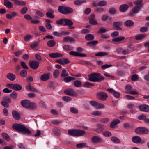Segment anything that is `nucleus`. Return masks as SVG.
Wrapping results in <instances>:
<instances>
[{"label": "nucleus", "mask_w": 149, "mask_h": 149, "mask_svg": "<svg viewBox=\"0 0 149 149\" xmlns=\"http://www.w3.org/2000/svg\"><path fill=\"white\" fill-rule=\"evenodd\" d=\"M124 25L126 27H130L134 25V22L131 20H127L124 22Z\"/></svg>", "instance_id": "obj_20"}, {"label": "nucleus", "mask_w": 149, "mask_h": 149, "mask_svg": "<svg viewBox=\"0 0 149 149\" xmlns=\"http://www.w3.org/2000/svg\"><path fill=\"white\" fill-rule=\"evenodd\" d=\"M10 96L13 99H16L17 98V94L16 92L14 91L10 94Z\"/></svg>", "instance_id": "obj_54"}, {"label": "nucleus", "mask_w": 149, "mask_h": 149, "mask_svg": "<svg viewBox=\"0 0 149 149\" xmlns=\"http://www.w3.org/2000/svg\"><path fill=\"white\" fill-rule=\"evenodd\" d=\"M86 0H77L74 2V4L76 5H80L82 3H86Z\"/></svg>", "instance_id": "obj_42"}, {"label": "nucleus", "mask_w": 149, "mask_h": 149, "mask_svg": "<svg viewBox=\"0 0 149 149\" xmlns=\"http://www.w3.org/2000/svg\"><path fill=\"white\" fill-rule=\"evenodd\" d=\"M56 44V42L54 40H51L48 41L47 43V45L50 47H52L55 46Z\"/></svg>", "instance_id": "obj_36"}, {"label": "nucleus", "mask_w": 149, "mask_h": 149, "mask_svg": "<svg viewBox=\"0 0 149 149\" xmlns=\"http://www.w3.org/2000/svg\"><path fill=\"white\" fill-rule=\"evenodd\" d=\"M109 12L111 14H114L116 13V10L114 8H111L109 9Z\"/></svg>", "instance_id": "obj_52"}, {"label": "nucleus", "mask_w": 149, "mask_h": 149, "mask_svg": "<svg viewBox=\"0 0 149 149\" xmlns=\"http://www.w3.org/2000/svg\"><path fill=\"white\" fill-rule=\"evenodd\" d=\"M120 51L122 54L124 55H126L128 54L130 52V50L128 49L126 50H124L122 49H120Z\"/></svg>", "instance_id": "obj_55"}, {"label": "nucleus", "mask_w": 149, "mask_h": 149, "mask_svg": "<svg viewBox=\"0 0 149 149\" xmlns=\"http://www.w3.org/2000/svg\"><path fill=\"white\" fill-rule=\"evenodd\" d=\"M125 38V37L123 36L118 37L112 39L113 42H119L124 40Z\"/></svg>", "instance_id": "obj_31"}, {"label": "nucleus", "mask_w": 149, "mask_h": 149, "mask_svg": "<svg viewBox=\"0 0 149 149\" xmlns=\"http://www.w3.org/2000/svg\"><path fill=\"white\" fill-rule=\"evenodd\" d=\"M20 63L21 66L23 69L26 70L28 69L29 68L24 62L21 61Z\"/></svg>", "instance_id": "obj_50"}, {"label": "nucleus", "mask_w": 149, "mask_h": 149, "mask_svg": "<svg viewBox=\"0 0 149 149\" xmlns=\"http://www.w3.org/2000/svg\"><path fill=\"white\" fill-rule=\"evenodd\" d=\"M107 91L109 93H112L114 96L116 98H118L120 97V94L112 88L107 89Z\"/></svg>", "instance_id": "obj_13"}, {"label": "nucleus", "mask_w": 149, "mask_h": 149, "mask_svg": "<svg viewBox=\"0 0 149 149\" xmlns=\"http://www.w3.org/2000/svg\"><path fill=\"white\" fill-rule=\"evenodd\" d=\"M58 11L60 13L63 14H67L73 12V9L69 7H65L60 6L58 7Z\"/></svg>", "instance_id": "obj_4"}, {"label": "nucleus", "mask_w": 149, "mask_h": 149, "mask_svg": "<svg viewBox=\"0 0 149 149\" xmlns=\"http://www.w3.org/2000/svg\"><path fill=\"white\" fill-rule=\"evenodd\" d=\"M104 9L102 8L96 7L94 9V11L97 13H101L104 11Z\"/></svg>", "instance_id": "obj_48"}, {"label": "nucleus", "mask_w": 149, "mask_h": 149, "mask_svg": "<svg viewBox=\"0 0 149 149\" xmlns=\"http://www.w3.org/2000/svg\"><path fill=\"white\" fill-rule=\"evenodd\" d=\"M96 127L97 128L94 130L97 133H100L103 131V126L101 124H97L96 125Z\"/></svg>", "instance_id": "obj_22"}, {"label": "nucleus", "mask_w": 149, "mask_h": 149, "mask_svg": "<svg viewBox=\"0 0 149 149\" xmlns=\"http://www.w3.org/2000/svg\"><path fill=\"white\" fill-rule=\"evenodd\" d=\"M109 121V119L107 118H103L100 120V122L102 123H107Z\"/></svg>", "instance_id": "obj_64"}, {"label": "nucleus", "mask_w": 149, "mask_h": 149, "mask_svg": "<svg viewBox=\"0 0 149 149\" xmlns=\"http://www.w3.org/2000/svg\"><path fill=\"white\" fill-rule=\"evenodd\" d=\"M52 132L54 134L58 136H59L61 135L60 130L56 127L54 128L53 129Z\"/></svg>", "instance_id": "obj_32"}, {"label": "nucleus", "mask_w": 149, "mask_h": 149, "mask_svg": "<svg viewBox=\"0 0 149 149\" xmlns=\"http://www.w3.org/2000/svg\"><path fill=\"white\" fill-rule=\"evenodd\" d=\"M135 132L138 134H148L149 132L148 130L143 127H138L135 129Z\"/></svg>", "instance_id": "obj_5"}, {"label": "nucleus", "mask_w": 149, "mask_h": 149, "mask_svg": "<svg viewBox=\"0 0 149 149\" xmlns=\"http://www.w3.org/2000/svg\"><path fill=\"white\" fill-rule=\"evenodd\" d=\"M12 113L13 118L15 120H19L20 119V114L18 111L15 110H13L12 111Z\"/></svg>", "instance_id": "obj_11"}, {"label": "nucleus", "mask_w": 149, "mask_h": 149, "mask_svg": "<svg viewBox=\"0 0 149 149\" xmlns=\"http://www.w3.org/2000/svg\"><path fill=\"white\" fill-rule=\"evenodd\" d=\"M91 140L93 143H101L103 142V140L101 137L97 136H93Z\"/></svg>", "instance_id": "obj_8"}, {"label": "nucleus", "mask_w": 149, "mask_h": 149, "mask_svg": "<svg viewBox=\"0 0 149 149\" xmlns=\"http://www.w3.org/2000/svg\"><path fill=\"white\" fill-rule=\"evenodd\" d=\"M50 74L49 73L44 74L41 75L40 77V79L42 81H45L49 79Z\"/></svg>", "instance_id": "obj_17"}, {"label": "nucleus", "mask_w": 149, "mask_h": 149, "mask_svg": "<svg viewBox=\"0 0 149 149\" xmlns=\"http://www.w3.org/2000/svg\"><path fill=\"white\" fill-rule=\"evenodd\" d=\"M39 44V42H34L31 44L30 46L31 48L35 49L38 46Z\"/></svg>", "instance_id": "obj_49"}, {"label": "nucleus", "mask_w": 149, "mask_h": 149, "mask_svg": "<svg viewBox=\"0 0 149 149\" xmlns=\"http://www.w3.org/2000/svg\"><path fill=\"white\" fill-rule=\"evenodd\" d=\"M63 41L66 42H70L71 43L72 42H74L75 40L73 38H72L71 37H64L63 39Z\"/></svg>", "instance_id": "obj_24"}, {"label": "nucleus", "mask_w": 149, "mask_h": 149, "mask_svg": "<svg viewBox=\"0 0 149 149\" xmlns=\"http://www.w3.org/2000/svg\"><path fill=\"white\" fill-rule=\"evenodd\" d=\"M103 135L106 137H109L112 135V134L110 132L106 131L103 132Z\"/></svg>", "instance_id": "obj_59"}, {"label": "nucleus", "mask_w": 149, "mask_h": 149, "mask_svg": "<svg viewBox=\"0 0 149 149\" xmlns=\"http://www.w3.org/2000/svg\"><path fill=\"white\" fill-rule=\"evenodd\" d=\"M73 84L74 86L77 87H80L82 86L81 82L79 80L74 81Z\"/></svg>", "instance_id": "obj_43"}, {"label": "nucleus", "mask_w": 149, "mask_h": 149, "mask_svg": "<svg viewBox=\"0 0 149 149\" xmlns=\"http://www.w3.org/2000/svg\"><path fill=\"white\" fill-rule=\"evenodd\" d=\"M26 88L30 91L36 92H38V91L37 89L31 86L30 83H29L28 85L26 86Z\"/></svg>", "instance_id": "obj_29"}, {"label": "nucleus", "mask_w": 149, "mask_h": 149, "mask_svg": "<svg viewBox=\"0 0 149 149\" xmlns=\"http://www.w3.org/2000/svg\"><path fill=\"white\" fill-rule=\"evenodd\" d=\"M111 139L113 142L116 143H119L121 142L120 140L116 137H111Z\"/></svg>", "instance_id": "obj_34"}, {"label": "nucleus", "mask_w": 149, "mask_h": 149, "mask_svg": "<svg viewBox=\"0 0 149 149\" xmlns=\"http://www.w3.org/2000/svg\"><path fill=\"white\" fill-rule=\"evenodd\" d=\"M30 102V101L28 100H24L21 101V104L23 107L26 108H28Z\"/></svg>", "instance_id": "obj_14"}, {"label": "nucleus", "mask_w": 149, "mask_h": 149, "mask_svg": "<svg viewBox=\"0 0 149 149\" xmlns=\"http://www.w3.org/2000/svg\"><path fill=\"white\" fill-rule=\"evenodd\" d=\"M147 35L144 34H138L135 37V39L137 40H141L144 39Z\"/></svg>", "instance_id": "obj_21"}, {"label": "nucleus", "mask_w": 149, "mask_h": 149, "mask_svg": "<svg viewBox=\"0 0 149 149\" xmlns=\"http://www.w3.org/2000/svg\"><path fill=\"white\" fill-rule=\"evenodd\" d=\"M8 102L5 101H2L1 102V104L4 107L8 108L9 106V103Z\"/></svg>", "instance_id": "obj_53"}, {"label": "nucleus", "mask_w": 149, "mask_h": 149, "mask_svg": "<svg viewBox=\"0 0 149 149\" xmlns=\"http://www.w3.org/2000/svg\"><path fill=\"white\" fill-rule=\"evenodd\" d=\"M98 43L97 41L94 40L88 42L86 43L87 45L90 47L95 46Z\"/></svg>", "instance_id": "obj_40"}, {"label": "nucleus", "mask_w": 149, "mask_h": 149, "mask_svg": "<svg viewBox=\"0 0 149 149\" xmlns=\"http://www.w3.org/2000/svg\"><path fill=\"white\" fill-rule=\"evenodd\" d=\"M143 2L142 0H136L133 2L134 4L136 6H142V7L143 6L142 3Z\"/></svg>", "instance_id": "obj_37"}, {"label": "nucleus", "mask_w": 149, "mask_h": 149, "mask_svg": "<svg viewBox=\"0 0 149 149\" xmlns=\"http://www.w3.org/2000/svg\"><path fill=\"white\" fill-rule=\"evenodd\" d=\"M85 38L87 40L90 41L94 39V36L92 34H88L85 35Z\"/></svg>", "instance_id": "obj_27"}, {"label": "nucleus", "mask_w": 149, "mask_h": 149, "mask_svg": "<svg viewBox=\"0 0 149 149\" xmlns=\"http://www.w3.org/2000/svg\"><path fill=\"white\" fill-rule=\"evenodd\" d=\"M65 18H62L59 20H57L56 21V24L58 25H64V23L65 22Z\"/></svg>", "instance_id": "obj_47"}, {"label": "nucleus", "mask_w": 149, "mask_h": 149, "mask_svg": "<svg viewBox=\"0 0 149 149\" xmlns=\"http://www.w3.org/2000/svg\"><path fill=\"white\" fill-rule=\"evenodd\" d=\"M3 138L7 141H10V139L9 135L6 133H2L1 134Z\"/></svg>", "instance_id": "obj_38"}, {"label": "nucleus", "mask_w": 149, "mask_h": 149, "mask_svg": "<svg viewBox=\"0 0 149 149\" xmlns=\"http://www.w3.org/2000/svg\"><path fill=\"white\" fill-rule=\"evenodd\" d=\"M64 93L67 95L71 96H75L76 95V92L72 88L65 89L64 91Z\"/></svg>", "instance_id": "obj_9"}, {"label": "nucleus", "mask_w": 149, "mask_h": 149, "mask_svg": "<svg viewBox=\"0 0 149 149\" xmlns=\"http://www.w3.org/2000/svg\"><path fill=\"white\" fill-rule=\"evenodd\" d=\"M63 55L58 53H52L49 54V56L51 58H55L63 56Z\"/></svg>", "instance_id": "obj_15"}, {"label": "nucleus", "mask_w": 149, "mask_h": 149, "mask_svg": "<svg viewBox=\"0 0 149 149\" xmlns=\"http://www.w3.org/2000/svg\"><path fill=\"white\" fill-rule=\"evenodd\" d=\"M139 79V77L137 74H135L132 75L131 77V79L132 81H134Z\"/></svg>", "instance_id": "obj_51"}, {"label": "nucleus", "mask_w": 149, "mask_h": 149, "mask_svg": "<svg viewBox=\"0 0 149 149\" xmlns=\"http://www.w3.org/2000/svg\"><path fill=\"white\" fill-rule=\"evenodd\" d=\"M4 5L8 8H11L13 7V4L12 2L8 0H5Z\"/></svg>", "instance_id": "obj_23"}, {"label": "nucleus", "mask_w": 149, "mask_h": 149, "mask_svg": "<svg viewBox=\"0 0 149 149\" xmlns=\"http://www.w3.org/2000/svg\"><path fill=\"white\" fill-rule=\"evenodd\" d=\"M68 74L67 73L66 70L64 69L62 70V73L61 74V76L62 77H64L68 76Z\"/></svg>", "instance_id": "obj_57"}, {"label": "nucleus", "mask_w": 149, "mask_h": 149, "mask_svg": "<svg viewBox=\"0 0 149 149\" xmlns=\"http://www.w3.org/2000/svg\"><path fill=\"white\" fill-rule=\"evenodd\" d=\"M65 23L64 24V26H72L73 25V23L72 21L70 19H65Z\"/></svg>", "instance_id": "obj_35"}, {"label": "nucleus", "mask_w": 149, "mask_h": 149, "mask_svg": "<svg viewBox=\"0 0 149 149\" xmlns=\"http://www.w3.org/2000/svg\"><path fill=\"white\" fill-rule=\"evenodd\" d=\"M12 128L14 130L24 134L29 135L31 133L29 128L21 124H14L12 125Z\"/></svg>", "instance_id": "obj_1"}, {"label": "nucleus", "mask_w": 149, "mask_h": 149, "mask_svg": "<svg viewBox=\"0 0 149 149\" xmlns=\"http://www.w3.org/2000/svg\"><path fill=\"white\" fill-rule=\"evenodd\" d=\"M20 74L23 77H26L27 75V72L25 70H22L20 72Z\"/></svg>", "instance_id": "obj_56"}, {"label": "nucleus", "mask_w": 149, "mask_h": 149, "mask_svg": "<svg viewBox=\"0 0 149 149\" xmlns=\"http://www.w3.org/2000/svg\"><path fill=\"white\" fill-rule=\"evenodd\" d=\"M29 64L31 68L34 70H36L39 66V62L36 61H30L29 62Z\"/></svg>", "instance_id": "obj_7"}, {"label": "nucleus", "mask_w": 149, "mask_h": 149, "mask_svg": "<svg viewBox=\"0 0 149 149\" xmlns=\"http://www.w3.org/2000/svg\"><path fill=\"white\" fill-rule=\"evenodd\" d=\"M76 79L74 77L68 76L67 77H64L63 78V80L66 82H69L75 80Z\"/></svg>", "instance_id": "obj_30"}, {"label": "nucleus", "mask_w": 149, "mask_h": 149, "mask_svg": "<svg viewBox=\"0 0 149 149\" xmlns=\"http://www.w3.org/2000/svg\"><path fill=\"white\" fill-rule=\"evenodd\" d=\"M54 13H52L49 12H47L46 13V15L47 17L49 18L53 19L54 18V16L53 14Z\"/></svg>", "instance_id": "obj_61"}, {"label": "nucleus", "mask_w": 149, "mask_h": 149, "mask_svg": "<svg viewBox=\"0 0 149 149\" xmlns=\"http://www.w3.org/2000/svg\"><path fill=\"white\" fill-rule=\"evenodd\" d=\"M113 25L114 27L117 30H122V29L120 27L123 25V22L121 21H116L114 22Z\"/></svg>", "instance_id": "obj_10"}, {"label": "nucleus", "mask_w": 149, "mask_h": 149, "mask_svg": "<svg viewBox=\"0 0 149 149\" xmlns=\"http://www.w3.org/2000/svg\"><path fill=\"white\" fill-rule=\"evenodd\" d=\"M108 97L107 94L103 92H100L97 93V97L100 100L104 101Z\"/></svg>", "instance_id": "obj_6"}, {"label": "nucleus", "mask_w": 149, "mask_h": 149, "mask_svg": "<svg viewBox=\"0 0 149 149\" xmlns=\"http://www.w3.org/2000/svg\"><path fill=\"white\" fill-rule=\"evenodd\" d=\"M56 62L62 65L67 64L70 63V61L66 58H64L63 59H60L57 60Z\"/></svg>", "instance_id": "obj_16"}, {"label": "nucleus", "mask_w": 149, "mask_h": 149, "mask_svg": "<svg viewBox=\"0 0 149 149\" xmlns=\"http://www.w3.org/2000/svg\"><path fill=\"white\" fill-rule=\"evenodd\" d=\"M142 8V6H135L132 9L133 13L136 14L138 13Z\"/></svg>", "instance_id": "obj_25"}, {"label": "nucleus", "mask_w": 149, "mask_h": 149, "mask_svg": "<svg viewBox=\"0 0 149 149\" xmlns=\"http://www.w3.org/2000/svg\"><path fill=\"white\" fill-rule=\"evenodd\" d=\"M89 23L93 25H95L98 24L97 22L95 19H89Z\"/></svg>", "instance_id": "obj_58"}, {"label": "nucleus", "mask_w": 149, "mask_h": 149, "mask_svg": "<svg viewBox=\"0 0 149 149\" xmlns=\"http://www.w3.org/2000/svg\"><path fill=\"white\" fill-rule=\"evenodd\" d=\"M108 54L106 52H100L95 54V55L97 56H102Z\"/></svg>", "instance_id": "obj_41"}, {"label": "nucleus", "mask_w": 149, "mask_h": 149, "mask_svg": "<svg viewBox=\"0 0 149 149\" xmlns=\"http://www.w3.org/2000/svg\"><path fill=\"white\" fill-rule=\"evenodd\" d=\"M129 6L127 4H123L120 6L119 7L120 10L121 12H125L127 10Z\"/></svg>", "instance_id": "obj_19"}, {"label": "nucleus", "mask_w": 149, "mask_h": 149, "mask_svg": "<svg viewBox=\"0 0 149 149\" xmlns=\"http://www.w3.org/2000/svg\"><path fill=\"white\" fill-rule=\"evenodd\" d=\"M17 3L16 4V5L21 6H24L26 5V3L24 1H20L18 0V1H17Z\"/></svg>", "instance_id": "obj_63"}, {"label": "nucleus", "mask_w": 149, "mask_h": 149, "mask_svg": "<svg viewBox=\"0 0 149 149\" xmlns=\"http://www.w3.org/2000/svg\"><path fill=\"white\" fill-rule=\"evenodd\" d=\"M37 105L33 103H31L30 102L29 107L28 109H34L36 108Z\"/></svg>", "instance_id": "obj_45"}, {"label": "nucleus", "mask_w": 149, "mask_h": 149, "mask_svg": "<svg viewBox=\"0 0 149 149\" xmlns=\"http://www.w3.org/2000/svg\"><path fill=\"white\" fill-rule=\"evenodd\" d=\"M120 122V120L116 119L114 120L111 123L110 125V127L111 128H114V126Z\"/></svg>", "instance_id": "obj_26"}, {"label": "nucleus", "mask_w": 149, "mask_h": 149, "mask_svg": "<svg viewBox=\"0 0 149 149\" xmlns=\"http://www.w3.org/2000/svg\"><path fill=\"white\" fill-rule=\"evenodd\" d=\"M68 133L69 135L72 136H81L85 135L86 132L79 129H70L68 130Z\"/></svg>", "instance_id": "obj_3"}, {"label": "nucleus", "mask_w": 149, "mask_h": 149, "mask_svg": "<svg viewBox=\"0 0 149 149\" xmlns=\"http://www.w3.org/2000/svg\"><path fill=\"white\" fill-rule=\"evenodd\" d=\"M132 140L133 143L136 144H138L140 143L141 141V138L138 136H133L132 138Z\"/></svg>", "instance_id": "obj_18"}, {"label": "nucleus", "mask_w": 149, "mask_h": 149, "mask_svg": "<svg viewBox=\"0 0 149 149\" xmlns=\"http://www.w3.org/2000/svg\"><path fill=\"white\" fill-rule=\"evenodd\" d=\"M139 109L141 111L146 112L149 111V106L146 104L140 105L139 106Z\"/></svg>", "instance_id": "obj_12"}, {"label": "nucleus", "mask_w": 149, "mask_h": 149, "mask_svg": "<svg viewBox=\"0 0 149 149\" xmlns=\"http://www.w3.org/2000/svg\"><path fill=\"white\" fill-rule=\"evenodd\" d=\"M70 111L72 113L76 114L78 113V110L76 108L72 107L70 108Z\"/></svg>", "instance_id": "obj_44"}, {"label": "nucleus", "mask_w": 149, "mask_h": 149, "mask_svg": "<svg viewBox=\"0 0 149 149\" xmlns=\"http://www.w3.org/2000/svg\"><path fill=\"white\" fill-rule=\"evenodd\" d=\"M94 84L88 82H85L83 84V86L85 88L89 87L90 86H93Z\"/></svg>", "instance_id": "obj_46"}, {"label": "nucleus", "mask_w": 149, "mask_h": 149, "mask_svg": "<svg viewBox=\"0 0 149 149\" xmlns=\"http://www.w3.org/2000/svg\"><path fill=\"white\" fill-rule=\"evenodd\" d=\"M6 77L8 79L11 81L14 80L16 78L15 75L11 73L8 74L6 75Z\"/></svg>", "instance_id": "obj_28"}, {"label": "nucleus", "mask_w": 149, "mask_h": 149, "mask_svg": "<svg viewBox=\"0 0 149 149\" xmlns=\"http://www.w3.org/2000/svg\"><path fill=\"white\" fill-rule=\"evenodd\" d=\"M22 86L19 84H14L13 89L16 91H19L22 89Z\"/></svg>", "instance_id": "obj_39"}, {"label": "nucleus", "mask_w": 149, "mask_h": 149, "mask_svg": "<svg viewBox=\"0 0 149 149\" xmlns=\"http://www.w3.org/2000/svg\"><path fill=\"white\" fill-rule=\"evenodd\" d=\"M107 4V2L105 1H99L98 4L99 6H103Z\"/></svg>", "instance_id": "obj_62"}, {"label": "nucleus", "mask_w": 149, "mask_h": 149, "mask_svg": "<svg viewBox=\"0 0 149 149\" xmlns=\"http://www.w3.org/2000/svg\"><path fill=\"white\" fill-rule=\"evenodd\" d=\"M28 9L26 7H23L20 10V13L22 14H24L26 13L28 11Z\"/></svg>", "instance_id": "obj_60"}, {"label": "nucleus", "mask_w": 149, "mask_h": 149, "mask_svg": "<svg viewBox=\"0 0 149 149\" xmlns=\"http://www.w3.org/2000/svg\"><path fill=\"white\" fill-rule=\"evenodd\" d=\"M63 48L66 51H71L73 49L74 47L72 46L65 45L63 46Z\"/></svg>", "instance_id": "obj_33"}, {"label": "nucleus", "mask_w": 149, "mask_h": 149, "mask_svg": "<svg viewBox=\"0 0 149 149\" xmlns=\"http://www.w3.org/2000/svg\"><path fill=\"white\" fill-rule=\"evenodd\" d=\"M88 79L91 81L100 82L104 80V78L101 76V74L99 73H94L89 75Z\"/></svg>", "instance_id": "obj_2"}]
</instances>
